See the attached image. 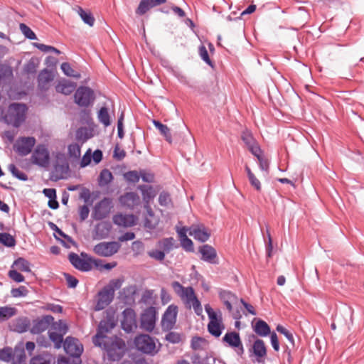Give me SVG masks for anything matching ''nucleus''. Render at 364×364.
<instances>
[{"label": "nucleus", "instance_id": "nucleus-1", "mask_svg": "<svg viewBox=\"0 0 364 364\" xmlns=\"http://www.w3.org/2000/svg\"><path fill=\"white\" fill-rule=\"evenodd\" d=\"M102 346L100 348L105 350L107 357L111 360H118L124 355L125 352V343L117 337H111L107 339L102 340Z\"/></svg>", "mask_w": 364, "mask_h": 364}, {"label": "nucleus", "instance_id": "nucleus-2", "mask_svg": "<svg viewBox=\"0 0 364 364\" xmlns=\"http://www.w3.org/2000/svg\"><path fill=\"white\" fill-rule=\"evenodd\" d=\"M27 107L23 104L13 103L9 107L4 115L5 122L14 127H18L24 122Z\"/></svg>", "mask_w": 364, "mask_h": 364}, {"label": "nucleus", "instance_id": "nucleus-3", "mask_svg": "<svg viewBox=\"0 0 364 364\" xmlns=\"http://www.w3.org/2000/svg\"><path fill=\"white\" fill-rule=\"evenodd\" d=\"M205 310L210 320L208 324L209 333L215 337H219L225 328L221 312L215 311L209 304L205 305Z\"/></svg>", "mask_w": 364, "mask_h": 364}, {"label": "nucleus", "instance_id": "nucleus-4", "mask_svg": "<svg viewBox=\"0 0 364 364\" xmlns=\"http://www.w3.org/2000/svg\"><path fill=\"white\" fill-rule=\"evenodd\" d=\"M171 287L187 308L191 309V304L198 299L191 287H184L178 282H173Z\"/></svg>", "mask_w": 364, "mask_h": 364}, {"label": "nucleus", "instance_id": "nucleus-5", "mask_svg": "<svg viewBox=\"0 0 364 364\" xmlns=\"http://www.w3.org/2000/svg\"><path fill=\"white\" fill-rule=\"evenodd\" d=\"M75 102L80 107H87L95 100L93 91L87 87H80L77 89L75 95Z\"/></svg>", "mask_w": 364, "mask_h": 364}, {"label": "nucleus", "instance_id": "nucleus-6", "mask_svg": "<svg viewBox=\"0 0 364 364\" xmlns=\"http://www.w3.org/2000/svg\"><path fill=\"white\" fill-rule=\"evenodd\" d=\"M136 348L146 354H152L156 352V343L153 338L146 334H141L134 339Z\"/></svg>", "mask_w": 364, "mask_h": 364}, {"label": "nucleus", "instance_id": "nucleus-7", "mask_svg": "<svg viewBox=\"0 0 364 364\" xmlns=\"http://www.w3.org/2000/svg\"><path fill=\"white\" fill-rule=\"evenodd\" d=\"M31 161L33 164L46 168L50 163V154L47 147L43 144L36 146L31 156Z\"/></svg>", "mask_w": 364, "mask_h": 364}, {"label": "nucleus", "instance_id": "nucleus-8", "mask_svg": "<svg viewBox=\"0 0 364 364\" xmlns=\"http://www.w3.org/2000/svg\"><path fill=\"white\" fill-rule=\"evenodd\" d=\"M156 321V309L153 306L149 307L141 314V328L147 332H151L155 328Z\"/></svg>", "mask_w": 364, "mask_h": 364}, {"label": "nucleus", "instance_id": "nucleus-9", "mask_svg": "<svg viewBox=\"0 0 364 364\" xmlns=\"http://www.w3.org/2000/svg\"><path fill=\"white\" fill-rule=\"evenodd\" d=\"M115 326L114 322L112 319H106L100 321L98 326L97 334L93 338V343L97 346H102V340L107 339L109 337L106 333L112 330Z\"/></svg>", "mask_w": 364, "mask_h": 364}, {"label": "nucleus", "instance_id": "nucleus-10", "mask_svg": "<svg viewBox=\"0 0 364 364\" xmlns=\"http://www.w3.org/2000/svg\"><path fill=\"white\" fill-rule=\"evenodd\" d=\"M177 314V306L171 304L168 306L161 319V327L164 331H169L173 328L176 322Z\"/></svg>", "mask_w": 364, "mask_h": 364}, {"label": "nucleus", "instance_id": "nucleus-11", "mask_svg": "<svg viewBox=\"0 0 364 364\" xmlns=\"http://www.w3.org/2000/svg\"><path fill=\"white\" fill-rule=\"evenodd\" d=\"M119 247L117 242H102L94 247V252L101 257H110L117 253Z\"/></svg>", "mask_w": 364, "mask_h": 364}, {"label": "nucleus", "instance_id": "nucleus-12", "mask_svg": "<svg viewBox=\"0 0 364 364\" xmlns=\"http://www.w3.org/2000/svg\"><path fill=\"white\" fill-rule=\"evenodd\" d=\"M36 144V139L33 136L21 137L14 144V149L21 156L28 155Z\"/></svg>", "mask_w": 364, "mask_h": 364}, {"label": "nucleus", "instance_id": "nucleus-13", "mask_svg": "<svg viewBox=\"0 0 364 364\" xmlns=\"http://www.w3.org/2000/svg\"><path fill=\"white\" fill-rule=\"evenodd\" d=\"M121 324L122 328L127 333H130L136 328V314L132 309L127 308L124 310Z\"/></svg>", "mask_w": 364, "mask_h": 364}, {"label": "nucleus", "instance_id": "nucleus-14", "mask_svg": "<svg viewBox=\"0 0 364 364\" xmlns=\"http://www.w3.org/2000/svg\"><path fill=\"white\" fill-rule=\"evenodd\" d=\"M113 291L110 288L104 287L97 295L95 311H100L106 308L113 300Z\"/></svg>", "mask_w": 364, "mask_h": 364}, {"label": "nucleus", "instance_id": "nucleus-15", "mask_svg": "<svg viewBox=\"0 0 364 364\" xmlns=\"http://www.w3.org/2000/svg\"><path fill=\"white\" fill-rule=\"evenodd\" d=\"M63 348L68 354L75 358H79L83 351V346L81 343L73 337L66 338L63 343Z\"/></svg>", "mask_w": 364, "mask_h": 364}, {"label": "nucleus", "instance_id": "nucleus-16", "mask_svg": "<svg viewBox=\"0 0 364 364\" xmlns=\"http://www.w3.org/2000/svg\"><path fill=\"white\" fill-rule=\"evenodd\" d=\"M189 235L195 240L204 242L209 239L210 231L203 224H193L189 228Z\"/></svg>", "mask_w": 364, "mask_h": 364}, {"label": "nucleus", "instance_id": "nucleus-17", "mask_svg": "<svg viewBox=\"0 0 364 364\" xmlns=\"http://www.w3.org/2000/svg\"><path fill=\"white\" fill-rule=\"evenodd\" d=\"M112 208V202L109 198H104L95 205L92 213L95 220H102L105 218L110 213Z\"/></svg>", "mask_w": 364, "mask_h": 364}, {"label": "nucleus", "instance_id": "nucleus-18", "mask_svg": "<svg viewBox=\"0 0 364 364\" xmlns=\"http://www.w3.org/2000/svg\"><path fill=\"white\" fill-rule=\"evenodd\" d=\"M54 321V318L50 315H46L41 318L33 321L31 333L33 334H39L48 328L50 325Z\"/></svg>", "mask_w": 364, "mask_h": 364}, {"label": "nucleus", "instance_id": "nucleus-19", "mask_svg": "<svg viewBox=\"0 0 364 364\" xmlns=\"http://www.w3.org/2000/svg\"><path fill=\"white\" fill-rule=\"evenodd\" d=\"M31 326L30 319L26 316H20L11 320L9 324L11 331L17 333H24L28 330Z\"/></svg>", "mask_w": 364, "mask_h": 364}, {"label": "nucleus", "instance_id": "nucleus-20", "mask_svg": "<svg viewBox=\"0 0 364 364\" xmlns=\"http://www.w3.org/2000/svg\"><path fill=\"white\" fill-rule=\"evenodd\" d=\"M112 221L117 226L129 228L136 224L137 218L133 214L118 213L113 216Z\"/></svg>", "mask_w": 364, "mask_h": 364}, {"label": "nucleus", "instance_id": "nucleus-21", "mask_svg": "<svg viewBox=\"0 0 364 364\" xmlns=\"http://www.w3.org/2000/svg\"><path fill=\"white\" fill-rule=\"evenodd\" d=\"M119 201L122 205L130 209L139 205L141 202L138 194L134 192H128L121 196Z\"/></svg>", "mask_w": 364, "mask_h": 364}, {"label": "nucleus", "instance_id": "nucleus-22", "mask_svg": "<svg viewBox=\"0 0 364 364\" xmlns=\"http://www.w3.org/2000/svg\"><path fill=\"white\" fill-rule=\"evenodd\" d=\"M201 254V259L210 264H218L217 253L215 250L208 245H203L199 249Z\"/></svg>", "mask_w": 364, "mask_h": 364}, {"label": "nucleus", "instance_id": "nucleus-23", "mask_svg": "<svg viewBox=\"0 0 364 364\" xmlns=\"http://www.w3.org/2000/svg\"><path fill=\"white\" fill-rule=\"evenodd\" d=\"M112 225L109 222L102 221L97 224L94 230V237L95 239H104L108 237Z\"/></svg>", "mask_w": 364, "mask_h": 364}, {"label": "nucleus", "instance_id": "nucleus-24", "mask_svg": "<svg viewBox=\"0 0 364 364\" xmlns=\"http://www.w3.org/2000/svg\"><path fill=\"white\" fill-rule=\"evenodd\" d=\"M69 260L70 263L77 269L83 271V272H87L90 271L92 268L91 264L80 258L77 254L75 253H70L69 255Z\"/></svg>", "mask_w": 364, "mask_h": 364}, {"label": "nucleus", "instance_id": "nucleus-25", "mask_svg": "<svg viewBox=\"0 0 364 364\" xmlns=\"http://www.w3.org/2000/svg\"><path fill=\"white\" fill-rule=\"evenodd\" d=\"M252 328L254 331L262 337H265L271 333L269 325L261 319H258L254 324L252 323Z\"/></svg>", "mask_w": 364, "mask_h": 364}, {"label": "nucleus", "instance_id": "nucleus-26", "mask_svg": "<svg viewBox=\"0 0 364 364\" xmlns=\"http://www.w3.org/2000/svg\"><path fill=\"white\" fill-rule=\"evenodd\" d=\"M53 80L52 72L45 69L42 70L38 77V86L42 90H46L48 84Z\"/></svg>", "mask_w": 364, "mask_h": 364}, {"label": "nucleus", "instance_id": "nucleus-27", "mask_svg": "<svg viewBox=\"0 0 364 364\" xmlns=\"http://www.w3.org/2000/svg\"><path fill=\"white\" fill-rule=\"evenodd\" d=\"M146 209V215L144 220V226L150 230L154 229L159 223V218L155 216L151 208L148 205H145Z\"/></svg>", "mask_w": 364, "mask_h": 364}, {"label": "nucleus", "instance_id": "nucleus-28", "mask_svg": "<svg viewBox=\"0 0 364 364\" xmlns=\"http://www.w3.org/2000/svg\"><path fill=\"white\" fill-rule=\"evenodd\" d=\"M75 87L76 84L75 82H70L68 80H63L59 82L56 85L55 89L58 92L68 95L74 91Z\"/></svg>", "mask_w": 364, "mask_h": 364}, {"label": "nucleus", "instance_id": "nucleus-29", "mask_svg": "<svg viewBox=\"0 0 364 364\" xmlns=\"http://www.w3.org/2000/svg\"><path fill=\"white\" fill-rule=\"evenodd\" d=\"M223 341L229 344L231 347L237 348L240 347V349L243 350L242 345L240 341V336L236 332L227 333L224 337Z\"/></svg>", "mask_w": 364, "mask_h": 364}, {"label": "nucleus", "instance_id": "nucleus-30", "mask_svg": "<svg viewBox=\"0 0 364 364\" xmlns=\"http://www.w3.org/2000/svg\"><path fill=\"white\" fill-rule=\"evenodd\" d=\"M17 314V309L10 306L0 307V323L8 321Z\"/></svg>", "mask_w": 364, "mask_h": 364}, {"label": "nucleus", "instance_id": "nucleus-31", "mask_svg": "<svg viewBox=\"0 0 364 364\" xmlns=\"http://www.w3.org/2000/svg\"><path fill=\"white\" fill-rule=\"evenodd\" d=\"M76 11L85 23L90 26L94 25L95 20L90 11H85L79 6L76 9Z\"/></svg>", "mask_w": 364, "mask_h": 364}, {"label": "nucleus", "instance_id": "nucleus-32", "mask_svg": "<svg viewBox=\"0 0 364 364\" xmlns=\"http://www.w3.org/2000/svg\"><path fill=\"white\" fill-rule=\"evenodd\" d=\"M139 188L141 190L143 199L146 203L156 196V191L151 186H140Z\"/></svg>", "mask_w": 364, "mask_h": 364}, {"label": "nucleus", "instance_id": "nucleus-33", "mask_svg": "<svg viewBox=\"0 0 364 364\" xmlns=\"http://www.w3.org/2000/svg\"><path fill=\"white\" fill-rule=\"evenodd\" d=\"M254 354L259 358L266 355L267 350L264 343L262 340L257 339L252 346Z\"/></svg>", "mask_w": 364, "mask_h": 364}, {"label": "nucleus", "instance_id": "nucleus-34", "mask_svg": "<svg viewBox=\"0 0 364 364\" xmlns=\"http://www.w3.org/2000/svg\"><path fill=\"white\" fill-rule=\"evenodd\" d=\"M97 118L99 122L102 123L105 127H107L111 124L110 116L108 112V109L105 107L100 108L97 113Z\"/></svg>", "mask_w": 364, "mask_h": 364}, {"label": "nucleus", "instance_id": "nucleus-35", "mask_svg": "<svg viewBox=\"0 0 364 364\" xmlns=\"http://www.w3.org/2000/svg\"><path fill=\"white\" fill-rule=\"evenodd\" d=\"M92 136V131L86 127L79 128L76 132V139L83 144Z\"/></svg>", "mask_w": 364, "mask_h": 364}, {"label": "nucleus", "instance_id": "nucleus-36", "mask_svg": "<svg viewBox=\"0 0 364 364\" xmlns=\"http://www.w3.org/2000/svg\"><path fill=\"white\" fill-rule=\"evenodd\" d=\"M153 123H154L155 127L157 128L159 130V132H161V134L165 137L166 140L168 143H171L172 137H171V134L169 128L166 125L161 124L159 121L154 120L153 122Z\"/></svg>", "mask_w": 364, "mask_h": 364}, {"label": "nucleus", "instance_id": "nucleus-37", "mask_svg": "<svg viewBox=\"0 0 364 364\" xmlns=\"http://www.w3.org/2000/svg\"><path fill=\"white\" fill-rule=\"evenodd\" d=\"M13 364H26V356L23 349L16 348L12 355Z\"/></svg>", "mask_w": 364, "mask_h": 364}, {"label": "nucleus", "instance_id": "nucleus-38", "mask_svg": "<svg viewBox=\"0 0 364 364\" xmlns=\"http://www.w3.org/2000/svg\"><path fill=\"white\" fill-rule=\"evenodd\" d=\"M113 180V176L108 169H103L99 176L100 186H107Z\"/></svg>", "mask_w": 364, "mask_h": 364}, {"label": "nucleus", "instance_id": "nucleus-39", "mask_svg": "<svg viewBox=\"0 0 364 364\" xmlns=\"http://www.w3.org/2000/svg\"><path fill=\"white\" fill-rule=\"evenodd\" d=\"M159 246L164 252H169L175 247V240L173 237L164 238L159 242Z\"/></svg>", "mask_w": 364, "mask_h": 364}, {"label": "nucleus", "instance_id": "nucleus-40", "mask_svg": "<svg viewBox=\"0 0 364 364\" xmlns=\"http://www.w3.org/2000/svg\"><path fill=\"white\" fill-rule=\"evenodd\" d=\"M60 67L65 75L75 79H80L81 77L80 73L74 70L68 63H63Z\"/></svg>", "mask_w": 364, "mask_h": 364}, {"label": "nucleus", "instance_id": "nucleus-41", "mask_svg": "<svg viewBox=\"0 0 364 364\" xmlns=\"http://www.w3.org/2000/svg\"><path fill=\"white\" fill-rule=\"evenodd\" d=\"M14 265L16 266V267L21 272H31L30 263L28 261H27L24 258H22V257L18 258L17 259H16L14 261Z\"/></svg>", "mask_w": 364, "mask_h": 364}, {"label": "nucleus", "instance_id": "nucleus-42", "mask_svg": "<svg viewBox=\"0 0 364 364\" xmlns=\"http://www.w3.org/2000/svg\"><path fill=\"white\" fill-rule=\"evenodd\" d=\"M0 243L6 247H12L16 245V240L13 236L9 233H0Z\"/></svg>", "mask_w": 364, "mask_h": 364}, {"label": "nucleus", "instance_id": "nucleus-43", "mask_svg": "<svg viewBox=\"0 0 364 364\" xmlns=\"http://www.w3.org/2000/svg\"><path fill=\"white\" fill-rule=\"evenodd\" d=\"M163 65L167 68L168 70L178 79L180 82L185 85L188 84V77L182 72L171 66L165 65L164 64H163Z\"/></svg>", "mask_w": 364, "mask_h": 364}, {"label": "nucleus", "instance_id": "nucleus-44", "mask_svg": "<svg viewBox=\"0 0 364 364\" xmlns=\"http://www.w3.org/2000/svg\"><path fill=\"white\" fill-rule=\"evenodd\" d=\"M68 329L67 324L64 321L59 320L57 322L53 321L50 331L65 335L68 332Z\"/></svg>", "mask_w": 364, "mask_h": 364}, {"label": "nucleus", "instance_id": "nucleus-45", "mask_svg": "<svg viewBox=\"0 0 364 364\" xmlns=\"http://www.w3.org/2000/svg\"><path fill=\"white\" fill-rule=\"evenodd\" d=\"M80 145L77 143H73L68 146V151L70 158L78 159L80 156Z\"/></svg>", "mask_w": 364, "mask_h": 364}, {"label": "nucleus", "instance_id": "nucleus-46", "mask_svg": "<svg viewBox=\"0 0 364 364\" xmlns=\"http://www.w3.org/2000/svg\"><path fill=\"white\" fill-rule=\"evenodd\" d=\"M48 333L49 338L54 343L55 348H60L62 346L64 335L50 330Z\"/></svg>", "mask_w": 364, "mask_h": 364}, {"label": "nucleus", "instance_id": "nucleus-47", "mask_svg": "<svg viewBox=\"0 0 364 364\" xmlns=\"http://www.w3.org/2000/svg\"><path fill=\"white\" fill-rule=\"evenodd\" d=\"M9 170L14 177L19 180L26 181L28 179L27 175L16 167L14 164H10L9 166Z\"/></svg>", "mask_w": 364, "mask_h": 364}, {"label": "nucleus", "instance_id": "nucleus-48", "mask_svg": "<svg viewBox=\"0 0 364 364\" xmlns=\"http://www.w3.org/2000/svg\"><path fill=\"white\" fill-rule=\"evenodd\" d=\"M277 331L279 332L280 333L283 334L287 339L290 343L292 348H294L295 343H294V338L293 336V334L289 331L287 328H285L284 326L281 325H278L277 326Z\"/></svg>", "mask_w": 364, "mask_h": 364}, {"label": "nucleus", "instance_id": "nucleus-49", "mask_svg": "<svg viewBox=\"0 0 364 364\" xmlns=\"http://www.w3.org/2000/svg\"><path fill=\"white\" fill-rule=\"evenodd\" d=\"M30 364H50V358L48 355H39L31 360Z\"/></svg>", "mask_w": 364, "mask_h": 364}, {"label": "nucleus", "instance_id": "nucleus-50", "mask_svg": "<svg viewBox=\"0 0 364 364\" xmlns=\"http://www.w3.org/2000/svg\"><path fill=\"white\" fill-rule=\"evenodd\" d=\"M151 8L152 6L149 0H141L136 9V14L139 15H143Z\"/></svg>", "mask_w": 364, "mask_h": 364}, {"label": "nucleus", "instance_id": "nucleus-51", "mask_svg": "<svg viewBox=\"0 0 364 364\" xmlns=\"http://www.w3.org/2000/svg\"><path fill=\"white\" fill-rule=\"evenodd\" d=\"M20 30L22 32V33L28 39L30 40H35L36 39V36L34 33V32L26 24L21 23L20 26Z\"/></svg>", "mask_w": 364, "mask_h": 364}, {"label": "nucleus", "instance_id": "nucleus-52", "mask_svg": "<svg viewBox=\"0 0 364 364\" xmlns=\"http://www.w3.org/2000/svg\"><path fill=\"white\" fill-rule=\"evenodd\" d=\"M14 351L10 348L0 350V360L6 362L11 360Z\"/></svg>", "mask_w": 364, "mask_h": 364}, {"label": "nucleus", "instance_id": "nucleus-53", "mask_svg": "<svg viewBox=\"0 0 364 364\" xmlns=\"http://www.w3.org/2000/svg\"><path fill=\"white\" fill-rule=\"evenodd\" d=\"M124 178L132 183H136L139 181L140 174L136 171H130L124 174Z\"/></svg>", "mask_w": 364, "mask_h": 364}, {"label": "nucleus", "instance_id": "nucleus-54", "mask_svg": "<svg viewBox=\"0 0 364 364\" xmlns=\"http://www.w3.org/2000/svg\"><path fill=\"white\" fill-rule=\"evenodd\" d=\"M242 139L244 141V143L246 144V146L250 147L251 145H253L256 143V141L253 138L252 134L249 132L248 131H245L242 132Z\"/></svg>", "mask_w": 364, "mask_h": 364}, {"label": "nucleus", "instance_id": "nucleus-55", "mask_svg": "<svg viewBox=\"0 0 364 364\" xmlns=\"http://www.w3.org/2000/svg\"><path fill=\"white\" fill-rule=\"evenodd\" d=\"M220 298L223 303H225L226 301H238L237 297L228 291H220Z\"/></svg>", "mask_w": 364, "mask_h": 364}, {"label": "nucleus", "instance_id": "nucleus-56", "mask_svg": "<svg viewBox=\"0 0 364 364\" xmlns=\"http://www.w3.org/2000/svg\"><path fill=\"white\" fill-rule=\"evenodd\" d=\"M34 46L36 48H38L40 50L45 52V53L52 51L58 55L60 53V51L59 50H58L57 48H55L53 46H47V45L42 44V43H34Z\"/></svg>", "mask_w": 364, "mask_h": 364}, {"label": "nucleus", "instance_id": "nucleus-57", "mask_svg": "<svg viewBox=\"0 0 364 364\" xmlns=\"http://www.w3.org/2000/svg\"><path fill=\"white\" fill-rule=\"evenodd\" d=\"M166 339L170 343H178L181 341V336L180 333L176 332H169L166 336Z\"/></svg>", "mask_w": 364, "mask_h": 364}, {"label": "nucleus", "instance_id": "nucleus-58", "mask_svg": "<svg viewBox=\"0 0 364 364\" xmlns=\"http://www.w3.org/2000/svg\"><path fill=\"white\" fill-rule=\"evenodd\" d=\"M181 242V245L183 249H185L187 251H193V243L191 239H189L188 237H183L181 239H179Z\"/></svg>", "mask_w": 364, "mask_h": 364}, {"label": "nucleus", "instance_id": "nucleus-59", "mask_svg": "<svg viewBox=\"0 0 364 364\" xmlns=\"http://www.w3.org/2000/svg\"><path fill=\"white\" fill-rule=\"evenodd\" d=\"M11 293L12 296L17 298L26 296L27 295L28 291L25 287L21 286L18 288L12 289Z\"/></svg>", "mask_w": 364, "mask_h": 364}, {"label": "nucleus", "instance_id": "nucleus-60", "mask_svg": "<svg viewBox=\"0 0 364 364\" xmlns=\"http://www.w3.org/2000/svg\"><path fill=\"white\" fill-rule=\"evenodd\" d=\"M259 162V166L262 171H263L265 174H268L269 173V161L264 156H260L257 159Z\"/></svg>", "mask_w": 364, "mask_h": 364}, {"label": "nucleus", "instance_id": "nucleus-61", "mask_svg": "<svg viewBox=\"0 0 364 364\" xmlns=\"http://www.w3.org/2000/svg\"><path fill=\"white\" fill-rule=\"evenodd\" d=\"M123 283V280L122 279H115L110 281L109 284L105 288H110L113 291V295H114V291L117 289H119Z\"/></svg>", "mask_w": 364, "mask_h": 364}, {"label": "nucleus", "instance_id": "nucleus-62", "mask_svg": "<svg viewBox=\"0 0 364 364\" xmlns=\"http://www.w3.org/2000/svg\"><path fill=\"white\" fill-rule=\"evenodd\" d=\"M148 255L151 258H154V259H155L156 260H158V261H162L165 258V253H164V251H161V250H154L149 251L148 252Z\"/></svg>", "mask_w": 364, "mask_h": 364}, {"label": "nucleus", "instance_id": "nucleus-63", "mask_svg": "<svg viewBox=\"0 0 364 364\" xmlns=\"http://www.w3.org/2000/svg\"><path fill=\"white\" fill-rule=\"evenodd\" d=\"M159 202L162 206H168L171 203V197L168 193L162 192L159 195Z\"/></svg>", "mask_w": 364, "mask_h": 364}, {"label": "nucleus", "instance_id": "nucleus-64", "mask_svg": "<svg viewBox=\"0 0 364 364\" xmlns=\"http://www.w3.org/2000/svg\"><path fill=\"white\" fill-rule=\"evenodd\" d=\"M9 277L16 282H22L24 281V277L17 272L16 270L12 269L9 272Z\"/></svg>", "mask_w": 364, "mask_h": 364}]
</instances>
